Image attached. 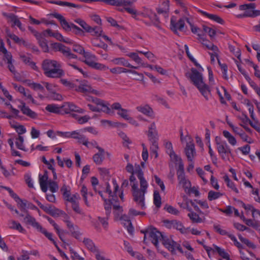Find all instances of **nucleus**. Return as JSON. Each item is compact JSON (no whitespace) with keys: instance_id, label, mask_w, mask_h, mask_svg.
Here are the masks:
<instances>
[{"instance_id":"8fccbe9b","label":"nucleus","mask_w":260,"mask_h":260,"mask_svg":"<svg viewBox=\"0 0 260 260\" xmlns=\"http://www.w3.org/2000/svg\"><path fill=\"white\" fill-rule=\"evenodd\" d=\"M48 187L49 190L52 192L54 193L58 190V185L56 182L52 180L48 181Z\"/></svg>"},{"instance_id":"a878e982","label":"nucleus","mask_w":260,"mask_h":260,"mask_svg":"<svg viewBox=\"0 0 260 260\" xmlns=\"http://www.w3.org/2000/svg\"><path fill=\"white\" fill-rule=\"evenodd\" d=\"M198 11L200 13H201L203 16H205V17L208 18L209 19H210L213 21H214L219 24H222L224 22L223 20L221 17H220L219 16H218L217 15L209 14V13H208L207 12L203 11L201 10H199Z\"/></svg>"},{"instance_id":"393cba45","label":"nucleus","mask_w":260,"mask_h":260,"mask_svg":"<svg viewBox=\"0 0 260 260\" xmlns=\"http://www.w3.org/2000/svg\"><path fill=\"white\" fill-rule=\"evenodd\" d=\"M99 152L93 155V161L98 165H101L105 158V151L103 148H99Z\"/></svg>"},{"instance_id":"c03bdc74","label":"nucleus","mask_w":260,"mask_h":260,"mask_svg":"<svg viewBox=\"0 0 260 260\" xmlns=\"http://www.w3.org/2000/svg\"><path fill=\"white\" fill-rule=\"evenodd\" d=\"M153 203L157 208H160L161 205L160 196L156 190L153 193Z\"/></svg>"},{"instance_id":"37998d69","label":"nucleus","mask_w":260,"mask_h":260,"mask_svg":"<svg viewBox=\"0 0 260 260\" xmlns=\"http://www.w3.org/2000/svg\"><path fill=\"white\" fill-rule=\"evenodd\" d=\"M104 207L106 210V215L107 216H110L111 214V205L112 204V200H107L104 199Z\"/></svg>"},{"instance_id":"9d476101","label":"nucleus","mask_w":260,"mask_h":260,"mask_svg":"<svg viewBox=\"0 0 260 260\" xmlns=\"http://www.w3.org/2000/svg\"><path fill=\"white\" fill-rule=\"evenodd\" d=\"M167 223V226L169 228H173L176 229L178 231H179L180 233L182 234H187L189 231V228H185L182 223L178 220H167L166 221Z\"/></svg>"},{"instance_id":"6ab92c4d","label":"nucleus","mask_w":260,"mask_h":260,"mask_svg":"<svg viewBox=\"0 0 260 260\" xmlns=\"http://www.w3.org/2000/svg\"><path fill=\"white\" fill-rule=\"evenodd\" d=\"M196 87L200 91L202 95L205 98L206 101H208L209 99V95H211V90L208 85L205 84L204 82L202 84H199L196 86Z\"/></svg>"},{"instance_id":"c85d7f7f","label":"nucleus","mask_w":260,"mask_h":260,"mask_svg":"<svg viewBox=\"0 0 260 260\" xmlns=\"http://www.w3.org/2000/svg\"><path fill=\"white\" fill-rule=\"evenodd\" d=\"M7 35L8 37L13 40L15 43L18 44V45H23L24 46H27L28 45L27 42L24 41L23 39L19 38L15 34L11 33L10 31L8 30H7Z\"/></svg>"},{"instance_id":"412c9836","label":"nucleus","mask_w":260,"mask_h":260,"mask_svg":"<svg viewBox=\"0 0 260 260\" xmlns=\"http://www.w3.org/2000/svg\"><path fill=\"white\" fill-rule=\"evenodd\" d=\"M136 109L140 112L147 116L154 118V113L152 109L148 105L139 106L136 107Z\"/></svg>"},{"instance_id":"a18cd8bd","label":"nucleus","mask_w":260,"mask_h":260,"mask_svg":"<svg viewBox=\"0 0 260 260\" xmlns=\"http://www.w3.org/2000/svg\"><path fill=\"white\" fill-rule=\"evenodd\" d=\"M61 191L62 192L63 197L66 201L69 199L71 196V192L69 186L63 184L60 189Z\"/></svg>"},{"instance_id":"a211bd4d","label":"nucleus","mask_w":260,"mask_h":260,"mask_svg":"<svg viewBox=\"0 0 260 260\" xmlns=\"http://www.w3.org/2000/svg\"><path fill=\"white\" fill-rule=\"evenodd\" d=\"M18 108L24 115L33 119L37 117V114L27 106L24 102H21V105L18 106Z\"/></svg>"},{"instance_id":"0e129e2a","label":"nucleus","mask_w":260,"mask_h":260,"mask_svg":"<svg viewBox=\"0 0 260 260\" xmlns=\"http://www.w3.org/2000/svg\"><path fill=\"white\" fill-rule=\"evenodd\" d=\"M21 255L20 257L17 258V260H28L29 259V251L22 250Z\"/></svg>"},{"instance_id":"0eeeda50","label":"nucleus","mask_w":260,"mask_h":260,"mask_svg":"<svg viewBox=\"0 0 260 260\" xmlns=\"http://www.w3.org/2000/svg\"><path fill=\"white\" fill-rule=\"evenodd\" d=\"M185 76L196 87L204 82L202 74L194 68H191V72L186 73Z\"/></svg>"},{"instance_id":"c9c22d12","label":"nucleus","mask_w":260,"mask_h":260,"mask_svg":"<svg viewBox=\"0 0 260 260\" xmlns=\"http://www.w3.org/2000/svg\"><path fill=\"white\" fill-rule=\"evenodd\" d=\"M187 216L192 223H202L203 222V220L201 217H200L199 215L194 211H191L189 212Z\"/></svg>"},{"instance_id":"f03ea898","label":"nucleus","mask_w":260,"mask_h":260,"mask_svg":"<svg viewBox=\"0 0 260 260\" xmlns=\"http://www.w3.org/2000/svg\"><path fill=\"white\" fill-rule=\"evenodd\" d=\"M44 74L50 78H60L64 75L60 63L55 60L45 59L42 62Z\"/></svg>"},{"instance_id":"4468645a","label":"nucleus","mask_w":260,"mask_h":260,"mask_svg":"<svg viewBox=\"0 0 260 260\" xmlns=\"http://www.w3.org/2000/svg\"><path fill=\"white\" fill-rule=\"evenodd\" d=\"M163 235L155 228H152L149 232V238L156 247L158 246L159 240H161Z\"/></svg>"},{"instance_id":"09e8293b","label":"nucleus","mask_w":260,"mask_h":260,"mask_svg":"<svg viewBox=\"0 0 260 260\" xmlns=\"http://www.w3.org/2000/svg\"><path fill=\"white\" fill-rule=\"evenodd\" d=\"M60 82L66 87L69 89H74L75 90L76 85L72 82L69 81L66 79H61L60 80Z\"/></svg>"},{"instance_id":"f8f14e48","label":"nucleus","mask_w":260,"mask_h":260,"mask_svg":"<svg viewBox=\"0 0 260 260\" xmlns=\"http://www.w3.org/2000/svg\"><path fill=\"white\" fill-rule=\"evenodd\" d=\"M170 23L171 29L175 34L178 33V30H183L185 25V22L183 19L181 18L178 21V22H176L173 20V18H172Z\"/></svg>"},{"instance_id":"6e6552de","label":"nucleus","mask_w":260,"mask_h":260,"mask_svg":"<svg viewBox=\"0 0 260 260\" xmlns=\"http://www.w3.org/2000/svg\"><path fill=\"white\" fill-rule=\"evenodd\" d=\"M213 229L216 232L218 233L220 235L227 236L232 241L234 242V245L239 249L243 248V245L237 241L236 237L234 235L229 233L225 230L221 229L220 225L214 224L213 225Z\"/></svg>"},{"instance_id":"9b49d317","label":"nucleus","mask_w":260,"mask_h":260,"mask_svg":"<svg viewBox=\"0 0 260 260\" xmlns=\"http://www.w3.org/2000/svg\"><path fill=\"white\" fill-rule=\"evenodd\" d=\"M148 139L151 143L157 142L158 140V133L154 122H152L148 127L147 132Z\"/></svg>"},{"instance_id":"1a4fd4ad","label":"nucleus","mask_w":260,"mask_h":260,"mask_svg":"<svg viewBox=\"0 0 260 260\" xmlns=\"http://www.w3.org/2000/svg\"><path fill=\"white\" fill-rule=\"evenodd\" d=\"M64 221L70 230L71 235L76 239L79 240L80 236L82 235L81 233L79 231V227L74 225V223L69 220V217L67 215Z\"/></svg>"},{"instance_id":"20e7f679","label":"nucleus","mask_w":260,"mask_h":260,"mask_svg":"<svg viewBox=\"0 0 260 260\" xmlns=\"http://www.w3.org/2000/svg\"><path fill=\"white\" fill-rule=\"evenodd\" d=\"M215 141L218 152L221 158L224 160H229V156L232 155V151L226 142L222 141L218 137L215 138Z\"/></svg>"},{"instance_id":"49530a36","label":"nucleus","mask_w":260,"mask_h":260,"mask_svg":"<svg viewBox=\"0 0 260 260\" xmlns=\"http://www.w3.org/2000/svg\"><path fill=\"white\" fill-rule=\"evenodd\" d=\"M222 196V193L219 192H216L213 190H210L208 193V199L211 201L216 200Z\"/></svg>"},{"instance_id":"5fc2aeb1","label":"nucleus","mask_w":260,"mask_h":260,"mask_svg":"<svg viewBox=\"0 0 260 260\" xmlns=\"http://www.w3.org/2000/svg\"><path fill=\"white\" fill-rule=\"evenodd\" d=\"M164 209L166 210L169 213L175 215H178L179 213V211L177 209H176L175 208L173 207L171 205H169L167 204L166 205V206H165Z\"/></svg>"},{"instance_id":"bf43d9fd","label":"nucleus","mask_w":260,"mask_h":260,"mask_svg":"<svg viewBox=\"0 0 260 260\" xmlns=\"http://www.w3.org/2000/svg\"><path fill=\"white\" fill-rule=\"evenodd\" d=\"M203 30L205 32L208 33L209 36L211 38L214 37V36L216 35V31L214 29H213L208 26L204 25L203 26Z\"/></svg>"},{"instance_id":"6e6d98bb","label":"nucleus","mask_w":260,"mask_h":260,"mask_svg":"<svg viewBox=\"0 0 260 260\" xmlns=\"http://www.w3.org/2000/svg\"><path fill=\"white\" fill-rule=\"evenodd\" d=\"M12 127L16 130L19 136L25 133L26 132V128L22 125H14Z\"/></svg>"},{"instance_id":"4c0bfd02","label":"nucleus","mask_w":260,"mask_h":260,"mask_svg":"<svg viewBox=\"0 0 260 260\" xmlns=\"http://www.w3.org/2000/svg\"><path fill=\"white\" fill-rule=\"evenodd\" d=\"M114 187V190L113 192L111 191L110 189V186L108 183H107V186H106V192L108 193L109 196L110 197H114V196H115L116 197V192L119 188V186L118 184L116 182V181L115 180H113L112 181Z\"/></svg>"},{"instance_id":"7ed1b4c3","label":"nucleus","mask_w":260,"mask_h":260,"mask_svg":"<svg viewBox=\"0 0 260 260\" xmlns=\"http://www.w3.org/2000/svg\"><path fill=\"white\" fill-rule=\"evenodd\" d=\"M52 47L56 50L62 53L66 58V60L68 65L72 67L74 69L78 70L80 73H83V71L81 68H79L74 62H72L71 61L72 59H76L77 56L71 52L70 48L59 43L52 44Z\"/></svg>"},{"instance_id":"f3484780","label":"nucleus","mask_w":260,"mask_h":260,"mask_svg":"<svg viewBox=\"0 0 260 260\" xmlns=\"http://www.w3.org/2000/svg\"><path fill=\"white\" fill-rule=\"evenodd\" d=\"M96 108L98 110V112H103L106 114H113V112L112 111L110 108L109 107V104L105 101L99 99L95 104Z\"/></svg>"},{"instance_id":"2f4dec72","label":"nucleus","mask_w":260,"mask_h":260,"mask_svg":"<svg viewBox=\"0 0 260 260\" xmlns=\"http://www.w3.org/2000/svg\"><path fill=\"white\" fill-rule=\"evenodd\" d=\"M50 3L57 5L62 7H73L76 8H80V6L78 5H76L74 3L68 2H63L61 1H52L49 2Z\"/></svg>"},{"instance_id":"423d86ee","label":"nucleus","mask_w":260,"mask_h":260,"mask_svg":"<svg viewBox=\"0 0 260 260\" xmlns=\"http://www.w3.org/2000/svg\"><path fill=\"white\" fill-rule=\"evenodd\" d=\"M75 91L84 94L92 93L99 96L102 93L100 91L93 89L89 83L85 80L81 81L79 85H76Z\"/></svg>"},{"instance_id":"774afa93","label":"nucleus","mask_w":260,"mask_h":260,"mask_svg":"<svg viewBox=\"0 0 260 260\" xmlns=\"http://www.w3.org/2000/svg\"><path fill=\"white\" fill-rule=\"evenodd\" d=\"M90 119V117L89 116L84 115L81 117H78L77 120L79 124H82L87 122Z\"/></svg>"},{"instance_id":"ddd939ff","label":"nucleus","mask_w":260,"mask_h":260,"mask_svg":"<svg viewBox=\"0 0 260 260\" xmlns=\"http://www.w3.org/2000/svg\"><path fill=\"white\" fill-rule=\"evenodd\" d=\"M184 151L188 161L193 160L194 157L196 156V151L194 145L193 143H187L184 149Z\"/></svg>"},{"instance_id":"603ef678","label":"nucleus","mask_w":260,"mask_h":260,"mask_svg":"<svg viewBox=\"0 0 260 260\" xmlns=\"http://www.w3.org/2000/svg\"><path fill=\"white\" fill-rule=\"evenodd\" d=\"M127 218V217L126 216H123L121 217V219H124L125 221V223H124V226L126 225V229L129 233H132L134 231V228L132 226V223L131 221V220L128 219H125Z\"/></svg>"},{"instance_id":"473e14b6","label":"nucleus","mask_w":260,"mask_h":260,"mask_svg":"<svg viewBox=\"0 0 260 260\" xmlns=\"http://www.w3.org/2000/svg\"><path fill=\"white\" fill-rule=\"evenodd\" d=\"M162 8H158L157 9V12L159 14H163L164 16H168V12L169 10V2H164L162 4Z\"/></svg>"},{"instance_id":"052dcab7","label":"nucleus","mask_w":260,"mask_h":260,"mask_svg":"<svg viewBox=\"0 0 260 260\" xmlns=\"http://www.w3.org/2000/svg\"><path fill=\"white\" fill-rule=\"evenodd\" d=\"M30 86L35 90H39L42 92H44L45 91L44 87L39 83L33 82L30 85Z\"/></svg>"},{"instance_id":"72a5a7b5","label":"nucleus","mask_w":260,"mask_h":260,"mask_svg":"<svg viewBox=\"0 0 260 260\" xmlns=\"http://www.w3.org/2000/svg\"><path fill=\"white\" fill-rule=\"evenodd\" d=\"M222 134L232 146H235L237 144L236 138L229 131L224 130L222 132Z\"/></svg>"},{"instance_id":"69168bd1","label":"nucleus","mask_w":260,"mask_h":260,"mask_svg":"<svg viewBox=\"0 0 260 260\" xmlns=\"http://www.w3.org/2000/svg\"><path fill=\"white\" fill-rule=\"evenodd\" d=\"M72 49L74 51L80 54H84V52H85L83 47L78 44H74Z\"/></svg>"},{"instance_id":"f704fd0d","label":"nucleus","mask_w":260,"mask_h":260,"mask_svg":"<svg viewBox=\"0 0 260 260\" xmlns=\"http://www.w3.org/2000/svg\"><path fill=\"white\" fill-rule=\"evenodd\" d=\"M83 242L86 247L92 252L94 253L99 250L95 246L93 242L90 239L84 238Z\"/></svg>"},{"instance_id":"3c124183","label":"nucleus","mask_w":260,"mask_h":260,"mask_svg":"<svg viewBox=\"0 0 260 260\" xmlns=\"http://www.w3.org/2000/svg\"><path fill=\"white\" fill-rule=\"evenodd\" d=\"M90 67L94 69L99 70L101 71H105L109 69L108 67L105 66V64L96 62L95 61L93 62V63L91 64Z\"/></svg>"},{"instance_id":"e2e57ef3","label":"nucleus","mask_w":260,"mask_h":260,"mask_svg":"<svg viewBox=\"0 0 260 260\" xmlns=\"http://www.w3.org/2000/svg\"><path fill=\"white\" fill-rule=\"evenodd\" d=\"M60 24L62 28L66 30V31H70L72 29V26H71V23H69L65 18L62 20V21L60 22Z\"/></svg>"},{"instance_id":"bb28decb","label":"nucleus","mask_w":260,"mask_h":260,"mask_svg":"<svg viewBox=\"0 0 260 260\" xmlns=\"http://www.w3.org/2000/svg\"><path fill=\"white\" fill-rule=\"evenodd\" d=\"M0 51L4 54V60L7 62L13 61L12 55L10 52H8L5 47L3 40L0 39Z\"/></svg>"},{"instance_id":"a19ab883","label":"nucleus","mask_w":260,"mask_h":260,"mask_svg":"<svg viewBox=\"0 0 260 260\" xmlns=\"http://www.w3.org/2000/svg\"><path fill=\"white\" fill-rule=\"evenodd\" d=\"M17 203L18 207L20 209L21 211L26 213V215L28 214V211L25 209L26 208H27V205L28 202L26 200H22L20 199ZM29 215H30L29 214ZM26 215H25L26 216Z\"/></svg>"},{"instance_id":"39448f33","label":"nucleus","mask_w":260,"mask_h":260,"mask_svg":"<svg viewBox=\"0 0 260 260\" xmlns=\"http://www.w3.org/2000/svg\"><path fill=\"white\" fill-rule=\"evenodd\" d=\"M24 220L26 223L31 225L38 231L44 234L49 240L52 241L53 243H54V242H55L52 238V234L48 232L47 230L43 228L40 223L36 221V219L30 215L27 214L26 216H25Z\"/></svg>"},{"instance_id":"e433bc0d","label":"nucleus","mask_w":260,"mask_h":260,"mask_svg":"<svg viewBox=\"0 0 260 260\" xmlns=\"http://www.w3.org/2000/svg\"><path fill=\"white\" fill-rule=\"evenodd\" d=\"M213 247L215 250L214 251H216L223 258L226 260H231L229 254L225 251L224 249L221 248L216 245H213Z\"/></svg>"},{"instance_id":"4be33fe9","label":"nucleus","mask_w":260,"mask_h":260,"mask_svg":"<svg viewBox=\"0 0 260 260\" xmlns=\"http://www.w3.org/2000/svg\"><path fill=\"white\" fill-rule=\"evenodd\" d=\"M138 52H130L126 54V55L134 60L138 65V68L140 67H145L146 64L143 61L142 59L138 55Z\"/></svg>"},{"instance_id":"c756f323","label":"nucleus","mask_w":260,"mask_h":260,"mask_svg":"<svg viewBox=\"0 0 260 260\" xmlns=\"http://www.w3.org/2000/svg\"><path fill=\"white\" fill-rule=\"evenodd\" d=\"M162 244L170 251H174L173 247L175 242L171 238H169L167 236H162L161 239Z\"/></svg>"},{"instance_id":"2eb2a0df","label":"nucleus","mask_w":260,"mask_h":260,"mask_svg":"<svg viewBox=\"0 0 260 260\" xmlns=\"http://www.w3.org/2000/svg\"><path fill=\"white\" fill-rule=\"evenodd\" d=\"M112 109L117 110L118 112L117 114L121 118L125 120L128 119L129 117V111L127 109H123L121 107V105L119 103H114L111 105Z\"/></svg>"},{"instance_id":"58836bf2","label":"nucleus","mask_w":260,"mask_h":260,"mask_svg":"<svg viewBox=\"0 0 260 260\" xmlns=\"http://www.w3.org/2000/svg\"><path fill=\"white\" fill-rule=\"evenodd\" d=\"M45 109H46V110H47V111H48L49 112L56 113V114H60L61 110L60 107H58L56 105H55V104L48 105L46 107Z\"/></svg>"},{"instance_id":"de8ad7c7","label":"nucleus","mask_w":260,"mask_h":260,"mask_svg":"<svg viewBox=\"0 0 260 260\" xmlns=\"http://www.w3.org/2000/svg\"><path fill=\"white\" fill-rule=\"evenodd\" d=\"M243 124H246L247 123H249L253 128L256 129L257 132L259 131V128L255 126V125L251 121L248 116L246 115H243V117L241 118Z\"/></svg>"},{"instance_id":"dca6fc26","label":"nucleus","mask_w":260,"mask_h":260,"mask_svg":"<svg viewBox=\"0 0 260 260\" xmlns=\"http://www.w3.org/2000/svg\"><path fill=\"white\" fill-rule=\"evenodd\" d=\"M106 4L115 6H123L127 7V6H132V5L136 1V0H106Z\"/></svg>"},{"instance_id":"5701e85b","label":"nucleus","mask_w":260,"mask_h":260,"mask_svg":"<svg viewBox=\"0 0 260 260\" xmlns=\"http://www.w3.org/2000/svg\"><path fill=\"white\" fill-rule=\"evenodd\" d=\"M85 31L90 33L93 36L99 37L102 36L103 29L100 25L92 27L88 25Z\"/></svg>"},{"instance_id":"13d9d810","label":"nucleus","mask_w":260,"mask_h":260,"mask_svg":"<svg viewBox=\"0 0 260 260\" xmlns=\"http://www.w3.org/2000/svg\"><path fill=\"white\" fill-rule=\"evenodd\" d=\"M256 7L254 3H250L247 4L242 5L240 6V10H254Z\"/></svg>"},{"instance_id":"680f3d73","label":"nucleus","mask_w":260,"mask_h":260,"mask_svg":"<svg viewBox=\"0 0 260 260\" xmlns=\"http://www.w3.org/2000/svg\"><path fill=\"white\" fill-rule=\"evenodd\" d=\"M240 203L243 208H244L246 210L249 211L250 210L252 211V215L255 212L256 209H255L252 205L250 204H245L242 201H240Z\"/></svg>"},{"instance_id":"aec40b11","label":"nucleus","mask_w":260,"mask_h":260,"mask_svg":"<svg viewBox=\"0 0 260 260\" xmlns=\"http://www.w3.org/2000/svg\"><path fill=\"white\" fill-rule=\"evenodd\" d=\"M114 64L122 66L125 67L134 69H138V67H135L132 65L124 57L114 58L111 60Z\"/></svg>"},{"instance_id":"b1692460","label":"nucleus","mask_w":260,"mask_h":260,"mask_svg":"<svg viewBox=\"0 0 260 260\" xmlns=\"http://www.w3.org/2000/svg\"><path fill=\"white\" fill-rule=\"evenodd\" d=\"M75 134L73 136V139L77 140L79 143L82 144L87 147H89L88 145L89 142L88 138H87L85 135L80 134L77 131H75Z\"/></svg>"},{"instance_id":"ea45409f","label":"nucleus","mask_w":260,"mask_h":260,"mask_svg":"<svg viewBox=\"0 0 260 260\" xmlns=\"http://www.w3.org/2000/svg\"><path fill=\"white\" fill-rule=\"evenodd\" d=\"M120 71H121V73H131L132 74L138 75V78H136V79L138 80H142L144 78V76H143V74L139 73L137 72V71H136L135 70H128V69H127L126 68L120 67Z\"/></svg>"},{"instance_id":"cd10ccee","label":"nucleus","mask_w":260,"mask_h":260,"mask_svg":"<svg viewBox=\"0 0 260 260\" xmlns=\"http://www.w3.org/2000/svg\"><path fill=\"white\" fill-rule=\"evenodd\" d=\"M177 179L180 185H181L184 189H187L190 187V182L186 178L185 173L177 174Z\"/></svg>"},{"instance_id":"338daca9","label":"nucleus","mask_w":260,"mask_h":260,"mask_svg":"<svg viewBox=\"0 0 260 260\" xmlns=\"http://www.w3.org/2000/svg\"><path fill=\"white\" fill-rule=\"evenodd\" d=\"M109 216H107L106 217H101L99 216L98 219L101 223L102 224L103 228L105 229H107L108 226V220Z\"/></svg>"},{"instance_id":"864d4df0","label":"nucleus","mask_w":260,"mask_h":260,"mask_svg":"<svg viewBox=\"0 0 260 260\" xmlns=\"http://www.w3.org/2000/svg\"><path fill=\"white\" fill-rule=\"evenodd\" d=\"M219 65L222 71V76L224 79L228 80V77L227 75L228 72V66L225 63H221L219 60L217 58Z\"/></svg>"},{"instance_id":"4d7b16f0","label":"nucleus","mask_w":260,"mask_h":260,"mask_svg":"<svg viewBox=\"0 0 260 260\" xmlns=\"http://www.w3.org/2000/svg\"><path fill=\"white\" fill-rule=\"evenodd\" d=\"M11 21L13 23V26L16 25L21 30H24V28L22 27V23L18 19L17 16L15 15Z\"/></svg>"},{"instance_id":"7c9ffc66","label":"nucleus","mask_w":260,"mask_h":260,"mask_svg":"<svg viewBox=\"0 0 260 260\" xmlns=\"http://www.w3.org/2000/svg\"><path fill=\"white\" fill-rule=\"evenodd\" d=\"M83 55L85 58L84 62L89 67H90L93 62H95L97 60L96 56L90 52H85Z\"/></svg>"},{"instance_id":"f257e3e1","label":"nucleus","mask_w":260,"mask_h":260,"mask_svg":"<svg viewBox=\"0 0 260 260\" xmlns=\"http://www.w3.org/2000/svg\"><path fill=\"white\" fill-rule=\"evenodd\" d=\"M135 174L140 180V189L138 188L137 183H134L132 185L134 201L136 203L138 208L143 210L146 208L145 194L147 192L148 184L144 177L143 172L139 166L136 168Z\"/></svg>"},{"instance_id":"79ce46f5","label":"nucleus","mask_w":260,"mask_h":260,"mask_svg":"<svg viewBox=\"0 0 260 260\" xmlns=\"http://www.w3.org/2000/svg\"><path fill=\"white\" fill-rule=\"evenodd\" d=\"M24 139L23 137L19 136L18 138L16 139L15 144L17 148L21 150L26 151L25 146L23 144Z\"/></svg>"}]
</instances>
